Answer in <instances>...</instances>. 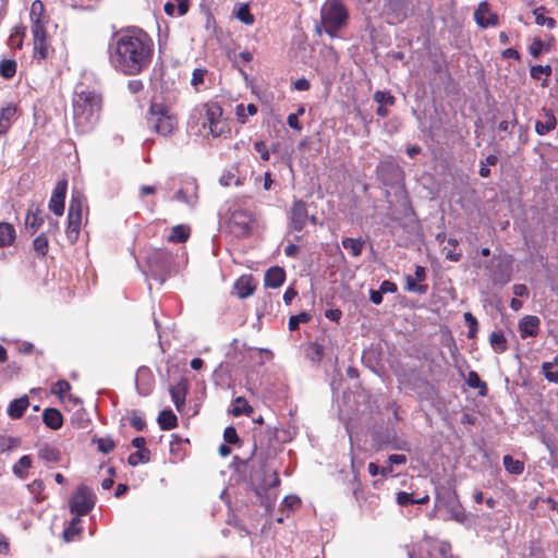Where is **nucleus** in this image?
Wrapping results in <instances>:
<instances>
[{
  "mask_svg": "<svg viewBox=\"0 0 558 558\" xmlns=\"http://www.w3.org/2000/svg\"><path fill=\"white\" fill-rule=\"evenodd\" d=\"M97 444V448L102 453H109L114 448V441L110 437L95 438L93 440Z\"/></svg>",
  "mask_w": 558,
  "mask_h": 558,
  "instance_id": "45",
  "label": "nucleus"
},
{
  "mask_svg": "<svg viewBox=\"0 0 558 558\" xmlns=\"http://www.w3.org/2000/svg\"><path fill=\"white\" fill-rule=\"evenodd\" d=\"M222 109L214 102L201 104L193 108L190 114V123L199 124L202 129H208L213 136L223 133L225 124L221 120Z\"/></svg>",
  "mask_w": 558,
  "mask_h": 558,
  "instance_id": "4",
  "label": "nucleus"
},
{
  "mask_svg": "<svg viewBox=\"0 0 558 558\" xmlns=\"http://www.w3.org/2000/svg\"><path fill=\"white\" fill-rule=\"evenodd\" d=\"M542 11L543 8L534 10L535 23L539 26H546L547 28L553 29L556 25V21L553 17L546 16Z\"/></svg>",
  "mask_w": 558,
  "mask_h": 558,
  "instance_id": "41",
  "label": "nucleus"
},
{
  "mask_svg": "<svg viewBox=\"0 0 558 558\" xmlns=\"http://www.w3.org/2000/svg\"><path fill=\"white\" fill-rule=\"evenodd\" d=\"M71 389V385L64 380V379H61V380H58L53 386H52V393L54 395H59V396H62L63 393L68 392L69 390Z\"/></svg>",
  "mask_w": 558,
  "mask_h": 558,
  "instance_id": "54",
  "label": "nucleus"
},
{
  "mask_svg": "<svg viewBox=\"0 0 558 558\" xmlns=\"http://www.w3.org/2000/svg\"><path fill=\"white\" fill-rule=\"evenodd\" d=\"M556 123L554 113L550 110L545 111V120H537L535 122V132L538 135H546L556 128Z\"/></svg>",
  "mask_w": 558,
  "mask_h": 558,
  "instance_id": "22",
  "label": "nucleus"
},
{
  "mask_svg": "<svg viewBox=\"0 0 558 558\" xmlns=\"http://www.w3.org/2000/svg\"><path fill=\"white\" fill-rule=\"evenodd\" d=\"M255 150L260 155V158L264 161H268L270 158L269 150L267 148V145L264 141H258L254 144Z\"/></svg>",
  "mask_w": 558,
  "mask_h": 558,
  "instance_id": "57",
  "label": "nucleus"
},
{
  "mask_svg": "<svg viewBox=\"0 0 558 558\" xmlns=\"http://www.w3.org/2000/svg\"><path fill=\"white\" fill-rule=\"evenodd\" d=\"M34 251L41 257L46 256L48 252V239L45 233H40L33 241Z\"/></svg>",
  "mask_w": 558,
  "mask_h": 558,
  "instance_id": "40",
  "label": "nucleus"
},
{
  "mask_svg": "<svg viewBox=\"0 0 558 558\" xmlns=\"http://www.w3.org/2000/svg\"><path fill=\"white\" fill-rule=\"evenodd\" d=\"M110 65L123 75L135 76L146 71L153 60L154 41L140 28L120 31L108 45Z\"/></svg>",
  "mask_w": 558,
  "mask_h": 558,
  "instance_id": "1",
  "label": "nucleus"
},
{
  "mask_svg": "<svg viewBox=\"0 0 558 558\" xmlns=\"http://www.w3.org/2000/svg\"><path fill=\"white\" fill-rule=\"evenodd\" d=\"M287 123L291 129L295 131H301L303 129L299 121L298 114L290 113L287 118Z\"/></svg>",
  "mask_w": 558,
  "mask_h": 558,
  "instance_id": "60",
  "label": "nucleus"
},
{
  "mask_svg": "<svg viewBox=\"0 0 558 558\" xmlns=\"http://www.w3.org/2000/svg\"><path fill=\"white\" fill-rule=\"evenodd\" d=\"M223 439L228 444H236L239 441L236 429L233 426H228L223 432Z\"/></svg>",
  "mask_w": 558,
  "mask_h": 558,
  "instance_id": "56",
  "label": "nucleus"
},
{
  "mask_svg": "<svg viewBox=\"0 0 558 558\" xmlns=\"http://www.w3.org/2000/svg\"><path fill=\"white\" fill-rule=\"evenodd\" d=\"M143 88H144V84H143L142 80L134 78V80H130V81L128 82V90H129L131 94H133V95H135V94H137V93L142 92V90H143Z\"/></svg>",
  "mask_w": 558,
  "mask_h": 558,
  "instance_id": "58",
  "label": "nucleus"
},
{
  "mask_svg": "<svg viewBox=\"0 0 558 558\" xmlns=\"http://www.w3.org/2000/svg\"><path fill=\"white\" fill-rule=\"evenodd\" d=\"M187 238H189V232L185 229V227L182 225H178L172 228L171 233L168 236V240L170 242H174V243H182V242H185L187 240Z\"/></svg>",
  "mask_w": 558,
  "mask_h": 558,
  "instance_id": "36",
  "label": "nucleus"
},
{
  "mask_svg": "<svg viewBox=\"0 0 558 558\" xmlns=\"http://www.w3.org/2000/svg\"><path fill=\"white\" fill-rule=\"evenodd\" d=\"M311 87L310 82L305 77L298 78L294 82V88L300 92L308 90Z\"/></svg>",
  "mask_w": 558,
  "mask_h": 558,
  "instance_id": "64",
  "label": "nucleus"
},
{
  "mask_svg": "<svg viewBox=\"0 0 558 558\" xmlns=\"http://www.w3.org/2000/svg\"><path fill=\"white\" fill-rule=\"evenodd\" d=\"M544 43L539 38H534L529 47V51L532 57L538 58L543 51Z\"/></svg>",
  "mask_w": 558,
  "mask_h": 558,
  "instance_id": "55",
  "label": "nucleus"
},
{
  "mask_svg": "<svg viewBox=\"0 0 558 558\" xmlns=\"http://www.w3.org/2000/svg\"><path fill=\"white\" fill-rule=\"evenodd\" d=\"M85 205V196L77 189L72 190L71 201L68 213L66 235L72 242L78 239L80 229L83 220V208Z\"/></svg>",
  "mask_w": 558,
  "mask_h": 558,
  "instance_id": "7",
  "label": "nucleus"
},
{
  "mask_svg": "<svg viewBox=\"0 0 558 558\" xmlns=\"http://www.w3.org/2000/svg\"><path fill=\"white\" fill-rule=\"evenodd\" d=\"M32 33L34 40L46 38V31L44 25L40 23L39 17L33 20Z\"/></svg>",
  "mask_w": 558,
  "mask_h": 558,
  "instance_id": "51",
  "label": "nucleus"
},
{
  "mask_svg": "<svg viewBox=\"0 0 558 558\" xmlns=\"http://www.w3.org/2000/svg\"><path fill=\"white\" fill-rule=\"evenodd\" d=\"M38 457L47 462H57L59 461L60 453L58 449L45 445L39 449Z\"/></svg>",
  "mask_w": 558,
  "mask_h": 558,
  "instance_id": "34",
  "label": "nucleus"
},
{
  "mask_svg": "<svg viewBox=\"0 0 558 558\" xmlns=\"http://www.w3.org/2000/svg\"><path fill=\"white\" fill-rule=\"evenodd\" d=\"M324 355V348L317 342H310L305 347V356L312 363L318 364Z\"/></svg>",
  "mask_w": 558,
  "mask_h": 558,
  "instance_id": "27",
  "label": "nucleus"
},
{
  "mask_svg": "<svg viewBox=\"0 0 558 558\" xmlns=\"http://www.w3.org/2000/svg\"><path fill=\"white\" fill-rule=\"evenodd\" d=\"M502 464L509 474L520 475L524 471V463L520 460L513 459L510 454L504 456Z\"/></svg>",
  "mask_w": 558,
  "mask_h": 558,
  "instance_id": "26",
  "label": "nucleus"
},
{
  "mask_svg": "<svg viewBox=\"0 0 558 558\" xmlns=\"http://www.w3.org/2000/svg\"><path fill=\"white\" fill-rule=\"evenodd\" d=\"M150 459V451L148 449L137 450L134 453H131L128 458V462L130 465L135 466L140 463H147Z\"/></svg>",
  "mask_w": 558,
  "mask_h": 558,
  "instance_id": "37",
  "label": "nucleus"
},
{
  "mask_svg": "<svg viewBox=\"0 0 558 558\" xmlns=\"http://www.w3.org/2000/svg\"><path fill=\"white\" fill-rule=\"evenodd\" d=\"M45 488V484L41 480H34L29 485H28V489L33 493V494H39L44 490Z\"/></svg>",
  "mask_w": 558,
  "mask_h": 558,
  "instance_id": "63",
  "label": "nucleus"
},
{
  "mask_svg": "<svg viewBox=\"0 0 558 558\" xmlns=\"http://www.w3.org/2000/svg\"><path fill=\"white\" fill-rule=\"evenodd\" d=\"M32 466V459L29 456H22L19 461L13 465V473L20 477L25 478V471Z\"/></svg>",
  "mask_w": 558,
  "mask_h": 558,
  "instance_id": "33",
  "label": "nucleus"
},
{
  "mask_svg": "<svg viewBox=\"0 0 558 558\" xmlns=\"http://www.w3.org/2000/svg\"><path fill=\"white\" fill-rule=\"evenodd\" d=\"M466 384L471 387V388H480L481 391H480V395L481 396H485L486 393V390H487V386L486 384L480 378L478 374L474 371H470L468 373V377H466Z\"/></svg>",
  "mask_w": 558,
  "mask_h": 558,
  "instance_id": "35",
  "label": "nucleus"
},
{
  "mask_svg": "<svg viewBox=\"0 0 558 558\" xmlns=\"http://www.w3.org/2000/svg\"><path fill=\"white\" fill-rule=\"evenodd\" d=\"M147 120L150 129L162 136L171 134L177 128V118L162 104L150 105Z\"/></svg>",
  "mask_w": 558,
  "mask_h": 558,
  "instance_id": "6",
  "label": "nucleus"
},
{
  "mask_svg": "<svg viewBox=\"0 0 558 558\" xmlns=\"http://www.w3.org/2000/svg\"><path fill=\"white\" fill-rule=\"evenodd\" d=\"M248 470V482L260 505L270 510L277 499V486L280 481L277 470L262 453L254 452L247 460L242 461Z\"/></svg>",
  "mask_w": 558,
  "mask_h": 558,
  "instance_id": "2",
  "label": "nucleus"
},
{
  "mask_svg": "<svg viewBox=\"0 0 558 558\" xmlns=\"http://www.w3.org/2000/svg\"><path fill=\"white\" fill-rule=\"evenodd\" d=\"M43 421L51 429H59L63 424L61 412L54 408H48L44 411Z\"/></svg>",
  "mask_w": 558,
  "mask_h": 558,
  "instance_id": "21",
  "label": "nucleus"
},
{
  "mask_svg": "<svg viewBox=\"0 0 558 558\" xmlns=\"http://www.w3.org/2000/svg\"><path fill=\"white\" fill-rule=\"evenodd\" d=\"M219 182L221 185L223 186H230V185H240L241 184V181L238 177H235L234 173L232 172H226L223 173L220 179H219Z\"/></svg>",
  "mask_w": 558,
  "mask_h": 558,
  "instance_id": "53",
  "label": "nucleus"
},
{
  "mask_svg": "<svg viewBox=\"0 0 558 558\" xmlns=\"http://www.w3.org/2000/svg\"><path fill=\"white\" fill-rule=\"evenodd\" d=\"M397 502L401 507H407L410 505H415V498L413 497V494L399 492L397 495Z\"/></svg>",
  "mask_w": 558,
  "mask_h": 558,
  "instance_id": "52",
  "label": "nucleus"
},
{
  "mask_svg": "<svg viewBox=\"0 0 558 558\" xmlns=\"http://www.w3.org/2000/svg\"><path fill=\"white\" fill-rule=\"evenodd\" d=\"M489 342L496 352L502 353L507 350V340L502 331H493L489 336Z\"/></svg>",
  "mask_w": 558,
  "mask_h": 558,
  "instance_id": "30",
  "label": "nucleus"
},
{
  "mask_svg": "<svg viewBox=\"0 0 558 558\" xmlns=\"http://www.w3.org/2000/svg\"><path fill=\"white\" fill-rule=\"evenodd\" d=\"M130 424L138 432L143 430L146 426L144 418L136 413H133V415L131 416Z\"/></svg>",
  "mask_w": 558,
  "mask_h": 558,
  "instance_id": "59",
  "label": "nucleus"
},
{
  "mask_svg": "<svg viewBox=\"0 0 558 558\" xmlns=\"http://www.w3.org/2000/svg\"><path fill=\"white\" fill-rule=\"evenodd\" d=\"M15 239V229L8 222H0V247L9 246Z\"/></svg>",
  "mask_w": 558,
  "mask_h": 558,
  "instance_id": "25",
  "label": "nucleus"
},
{
  "mask_svg": "<svg viewBox=\"0 0 558 558\" xmlns=\"http://www.w3.org/2000/svg\"><path fill=\"white\" fill-rule=\"evenodd\" d=\"M16 73V62L12 59H3L0 62V75L4 78H11Z\"/></svg>",
  "mask_w": 558,
  "mask_h": 558,
  "instance_id": "38",
  "label": "nucleus"
},
{
  "mask_svg": "<svg viewBox=\"0 0 558 558\" xmlns=\"http://www.w3.org/2000/svg\"><path fill=\"white\" fill-rule=\"evenodd\" d=\"M28 405L29 400L27 396H23L19 399H15L11 401L8 407V415L13 420L20 418L23 416Z\"/></svg>",
  "mask_w": 558,
  "mask_h": 558,
  "instance_id": "20",
  "label": "nucleus"
},
{
  "mask_svg": "<svg viewBox=\"0 0 558 558\" xmlns=\"http://www.w3.org/2000/svg\"><path fill=\"white\" fill-rule=\"evenodd\" d=\"M409 558H414L413 554L409 551ZM429 558H454L451 554V546L449 543L440 542L433 551L429 553Z\"/></svg>",
  "mask_w": 558,
  "mask_h": 558,
  "instance_id": "29",
  "label": "nucleus"
},
{
  "mask_svg": "<svg viewBox=\"0 0 558 558\" xmlns=\"http://www.w3.org/2000/svg\"><path fill=\"white\" fill-rule=\"evenodd\" d=\"M550 74V65H532L530 69V75L534 80H539L542 75L549 76Z\"/></svg>",
  "mask_w": 558,
  "mask_h": 558,
  "instance_id": "48",
  "label": "nucleus"
},
{
  "mask_svg": "<svg viewBox=\"0 0 558 558\" xmlns=\"http://www.w3.org/2000/svg\"><path fill=\"white\" fill-rule=\"evenodd\" d=\"M146 264L151 276L160 283L166 281L173 264L172 254L163 248L151 250L146 256Z\"/></svg>",
  "mask_w": 558,
  "mask_h": 558,
  "instance_id": "8",
  "label": "nucleus"
},
{
  "mask_svg": "<svg viewBox=\"0 0 558 558\" xmlns=\"http://www.w3.org/2000/svg\"><path fill=\"white\" fill-rule=\"evenodd\" d=\"M405 282H407L405 289L409 292H413V293H417V294H425L428 290L427 284L416 283V280L410 275H408L405 277Z\"/></svg>",
  "mask_w": 558,
  "mask_h": 558,
  "instance_id": "43",
  "label": "nucleus"
},
{
  "mask_svg": "<svg viewBox=\"0 0 558 558\" xmlns=\"http://www.w3.org/2000/svg\"><path fill=\"white\" fill-rule=\"evenodd\" d=\"M474 20L476 24L482 28L497 26L499 23L497 13L490 10L487 1H482L477 5L476 10L474 11Z\"/></svg>",
  "mask_w": 558,
  "mask_h": 558,
  "instance_id": "12",
  "label": "nucleus"
},
{
  "mask_svg": "<svg viewBox=\"0 0 558 558\" xmlns=\"http://www.w3.org/2000/svg\"><path fill=\"white\" fill-rule=\"evenodd\" d=\"M312 316L307 312H301L298 315H292L289 318V329L291 331L296 330L300 326V324H305L311 320Z\"/></svg>",
  "mask_w": 558,
  "mask_h": 558,
  "instance_id": "42",
  "label": "nucleus"
},
{
  "mask_svg": "<svg viewBox=\"0 0 558 558\" xmlns=\"http://www.w3.org/2000/svg\"><path fill=\"white\" fill-rule=\"evenodd\" d=\"M190 8L189 0H171L163 5V11L169 16H183Z\"/></svg>",
  "mask_w": 558,
  "mask_h": 558,
  "instance_id": "19",
  "label": "nucleus"
},
{
  "mask_svg": "<svg viewBox=\"0 0 558 558\" xmlns=\"http://www.w3.org/2000/svg\"><path fill=\"white\" fill-rule=\"evenodd\" d=\"M365 241L362 238H344L342 240V246L345 250H349L351 255L356 257L362 254Z\"/></svg>",
  "mask_w": 558,
  "mask_h": 558,
  "instance_id": "28",
  "label": "nucleus"
},
{
  "mask_svg": "<svg viewBox=\"0 0 558 558\" xmlns=\"http://www.w3.org/2000/svg\"><path fill=\"white\" fill-rule=\"evenodd\" d=\"M95 495L86 485L82 484L70 499V511L76 517L86 515L95 506Z\"/></svg>",
  "mask_w": 558,
  "mask_h": 558,
  "instance_id": "9",
  "label": "nucleus"
},
{
  "mask_svg": "<svg viewBox=\"0 0 558 558\" xmlns=\"http://www.w3.org/2000/svg\"><path fill=\"white\" fill-rule=\"evenodd\" d=\"M16 109L13 106L2 108L0 111V135L5 134L15 117Z\"/></svg>",
  "mask_w": 558,
  "mask_h": 558,
  "instance_id": "23",
  "label": "nucleus"
},
{
  "mask_svg": "<svg viewBox=\"0 0 558 558\" xmlns=\"http://www.w3.org/2000/svg\"><path fill=\"white\" fill-rule=\"evenodd\" d=\"M233 288L240 299H246L254 293L256 284L252 275H244L236 279Z\"/></svg>",
  "mask_w": 558,
  "mask_h": 558,
  "instance_id": "16",
  "label": "nucleus"
},
{
  "mask_svg": "<svg viewBox=\"0 0 558 558\" xmlns=\"http://www.w3.org/2000/svg\"><path fill=\"white\" fill-rule=\"evenodd\" d=\"M349 12L342 0H326L320 9V20L325 32L337 36L338 32L347 25Z\"/></svg>",
  "mask_w": 558,
  "mask_h": 558,
  "instance_id": "5",
  "label": "nucleus"
},
{
  "mask_svg": "<svg viewBox=\"0 0 558 558\" xmlns=\"http://www.w3.org/2000/svg\"><path fill=\"white\" fill-rule=\"evenodd\" d=\"M253 412V408L247 403V401L245 400V398L243 397H238L235 400H234V405L231 410V413L234 415V416H240L242 414H246V415H250L251 413Z\"/></svg>",
  "mask_w": 558,
  "mask_h": 558,
  "instance_id": "32",
  "label": "nucleus"
},
{
  "mask_svg": "<svg viewBox=\"0 0 558 558\" xmlns=\"http://www.w3.org/2000/svg\"><path fill=\"white\" fill-rule=\"evenodd\" d=\"M187 387V380L185 378H181L174 386H171L169 389L171 399L178 411H181L182 407L185 403Z\"/></svg>",
  "mask_w": 558,
  "mask_h": 558,
  "instance_id": "17",
  "label": "nucleus"
},
{
  "mask_svg": "<svg viewBox=\"0 0 558 558\" xmlns=\"http://www.w3.org/2000/svg\"><path fill=\"white\" fill-rule=\"evenodd\" d=\"M286 279V272L283 268L279 266L270 267L264 277V284L266 288L276 289L283 284Z\"/></svg>",
  "mask_w": 558,
  "mask_h": 558,
  "instance_id": "18",
  "label": "nucleus"
},
{
  "mask_svg": "<svg viewBox=\"0 0 558 558\" xmlns=\"http://www.w3.org/2000/svg\"><path fill=\"white\" fill-rule=\"evenodd\" d=\"M198 183L195 178L184 180L173 196H166L165 201H175L195 209L198 204Z\"/></svg>",
  "mask_w": 558,
  "mask_h": 558,
  "instance_id": "10",
  "label": "nucleus"
},
{
  "mask_svg": "<svg viewBox=\"0 0 558 558\" xmlns=\"http://www.w3.org/2000/svg\"><path fill=\"white\" fill-rule=\"evenodd\" d=\"M374 100L379 105L392 106L395 104V97L389 92L377 90L374 94Z\"/></svg>",
  "mask_w": 558,
  "mask_h": 558,
  "instance_id": "47",
  "label": "nucleus"
},
{
  "mask_svg": "<svg viewBox=\"0 0 558 558\" xmlns=\"http://www.w3.org/2000/svg\"><path fill=\"white\" fill-rule=\"evenodd\" d=\"M387 442L393 450L410 451L409 442L404 439L398 438L397 436H393L392 439L388 440Z\"/></svg>",
  "mask_w": 558,
  "mask_h": 558,
  "instance_id": "50",
  "label": "nucleus"
},
{
  "mask_svg": "<svg viewBox=\"0 0 558 558\" xmlns=\"http://www.w3.org/2000/svg\"><path fill=\"white\" fill-rule=\"evenodd\" d=\"M498 162L497 155H488L484 160L480 161V170L478 174L482 178H488L490 175V169L489 166H495Z\"/></svg>",
  "mask_w": 558,
  "mask_h": 558,
  "instance_id": "39",
  "label": "nucleus"
},
{
  "mask_svg": "<svg viewBox=\"0 0 558 558\" xmlns=\"http://www.w3.org/2000/svg\"><path fill=\"white\" fill-rule=\"evenodd\" d=\"M379 290L383 294L385 293H395L397 291V286L392 281L384 280L380 283Z\"/></svg>",
  "mask_w": 558,
  "mask_h": 558,
  "instance_id": "61",
  "label": "nucleus"
},
{
  "mask_svg": "<svg viewBox=\"0 0 558 558\" xmlns=\"http://www.w3.org/2000/svg\"><path fill=\"white\" fill-rule=\"evenodd\" d=\"M80 521H81V520H80V517H76V515H75V518H73V519H72L70 527H68V529L64 531V533H63L64 538H65L66 541H70V539H71V538H70V535H73L74 533H76V532H77V530L75 529V526L80 523Z\"/></svg>",
  "mask_w": 558,
  "mask_h": 558,
  "instance_id": "62",
  "label": "nucleus"
},
{
  "mask_svg": "<svg viewBox=\"0 0 558 558\" xmlns=\"http://www.w3.org/2000/svg\"><path fill=\"white\" fill-rule=\"evenodd\" d=\"M541 319L535 315H525L519 320V332L522 339L538 335Z\"/></svg>",
  "mask_w": 558,
  "mask_h": 558,
  "instance_id": "14",
  "label": "nucleus"
},
{
  "mask_svg": "<svg viewBox=\"0 0 558 558\" xmlns=\"http://www.w3.org/2000/svg\"><path fill=\"white\" fill-rule=\"evenodd\" d=\"M206 74V69H195L192 74L191 85L195 87V89H198L199 85L204 83Z\"/></svg>",
  "mask_w": 558,
  "mask_h": 558,
  "instance_id": "49",
  "label": "nucleus"
},
{
  "mask_svg": "<svg viewBox=\"0 0 558 558\" xmlns=\"http://www.w3.org/2000/svg\"><path fill=\"white\" fill-rule=\"evenodd\" d=\"M234 15L245 25H252L255 21L253 14L250 12V7L247 3H241L234 11Z\"/></svg>",
  "mask_w": 558,
  "mask_h": 558,
  "instance_id": "31",
  "label": "nucleus"
},
{
  "mask_svg": "<svg viewBox=\"0 0 558 558\" xmlns=\"http://www.w3.org/2000/svg\"><path fill=\"white\" fill-rule=\"evenodd\" d=\"M157 421L162 430H170L178 424V418L171 410H162Z\"/></svg>",
  "mask_w": 558,
  "mask_h": 558,
  "instance_id": "24",
  "label": "nucleus"
},
{
  "mask_svg": "<svg viewBox=\"0 0 558 558\" xmlns=\"http://www.w3.org/2000/svg\"><path fill=\"white\" fill-rule=\"evenodd\" d=\"M48 47L46 38L34 40V56L38 60H43L47 57Z\"/></svg>",
  "mask_w": 558,
  "mask_h": 558,
  "instance_id": "46",
  "label": "nucleus"
},
{
  "mask_svg": "<svg viewBox=\"0 0 558 558\" xmlns=\"http://www.w3.org/2000/svg\"><path fill=\"white\" fill-rule=\"evenodd\" d=\"M43 221H44V219L40 216V213H34V214L28 213L25 223H26V227L28 229H31L32 233H34L41 226Z\"/></svg>",
  "mask_w": 558,
  "mask_h": 558,
  "instance_id": "44",
  "label": "nucleus"
},
{
  "mask_svg": "<svg viewBox=\"0 0 558 558\" xmlns=\"http://www.w3.org/2000/svg\"><path fill=\"white\" fill-rule=\"evenodd\" d=\"M308 215L306 204L303 201H295L291 208V227L295 231H302L306 225Z\"/></svg>",
  "mask_w": 558,
  "mask_h": 558,
  "instance_id": "13",
  "label": "nucleus"
},
{
  "mask_svg": "<svg viewBox=\"0 0 558 558\" xmlns=\"http://www.w3.org/2000/svg\"><path fill=\"white\" fill-rule=\"evenodd\" d=\"M252 221L253 217L251 213L244 209H235L229 218L230 225L235 227L236 231L241 234H245L250 231Z\"/></svg>",
  "mask_w": 558,
  "mask_h": 558,
  "instance_id": "15",
  "label": "nucleus"
},
{
  "mask_svg": "<svg viewBox=\"0 0 558 558\" xmlns=\"http://www.w3.org/2000/svg\"><path fill=\"white\" fill-rule=\"evenodd\" d=\"M73 122L81 134L89 133L97 125L102 108L100 94L88 88L76 89L73 99Z\"/></svg>",
  "mask_w": 558,
  "mask_h": 558,
  "instance_id": "3",
  "label": "nucleus"
},
{
  "mask_svg": "<svg viewBox=\"0 0 558 558\" xmlns=\"http://www.w3.org/2000/svg\"><path fill=\"white\" fill-rule=\"evenodd\" d=\"M68 189V181L65 179L59 180L52 191V195L49 201V209L56 216H62L64 213V201Z\"/></svg>",
  "mask_w": 558,
  "mask_h": 558,
  "instance_id": "11",
  "label": "nucleus"
}]
</instances>
